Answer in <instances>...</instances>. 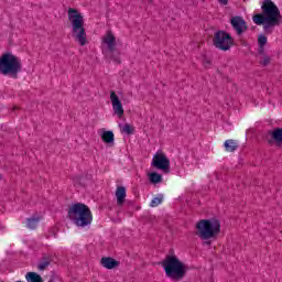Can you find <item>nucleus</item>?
I'll return each mask as SVG.
<instances>
[{
  "label": "nucleus",
  "instance_id": "obj_6",
  "mask_svg": "<svg viewBox=\"0 0 282 282\" xmlns=\"http://www.w3.org/2000/svg\"><path fill=\"white\" fill-rule=\"evenodd\" d=\"M221 232V223L217 219H202L196 224V235L203 241L215 239Z\"/></svg>",
  "mask_w": 282,
  "mask_h": 282
},
{
  "label": "nucleus",
  "instance_id": "obj_9",
  "mask_svg": "<svg viewBox=\"0 0 282 282\" xmlns=\"http://www.w3.org/2000/svg\"><path fill=\"white\" fill-rule=\"evenodd\" d=\"M230 24L237 36H241L248 32V23H246V20H243L242 17H232L230 19Z\"/></svg>",
  "mask_w": 282,
  "mask_h": 282
},
{
  "label": "nucleus",
  "instance_id": "obj_16",
  "mask_svg": "<svg viewBox=\"0 0 282 282\" xmlns=\"http://www.w3.org/2000/svg\"><path fill=\"white\" fill-rule=\"evenodd\" d=\"M224 147H225V151H227L228 153H234V151H237V148L239 147V144L237 143V141L232 139H228L225 141Z\"/></svg>",
  "mask_w": 282,
  "mask_h": 282
},
{
  "label": "nucleus",
  "instance_id": "obj_23",
  "mask_svg": "<svg viewBox=\"0 0 282 282\" xmlns=\"http://www.w3.org/2000/svg\"><path fill=\"white\" fill-rule=\"evenodd\" d=\"M135 128H133V126L126 123L122 128V132L127 133V135H132V133H134Z\"/></svg>",
  "mask_w": 282,
  "mask_h": 282
},
{
  "label": "nucleus",
  "instance_id": "obj_27",
  "mask_svg": "<svg viewBox=\"0 0 282 282\" xmlns=\"http://www.w3.org/2000/svg\"><path fill=\"white\" fill-rule=\"evenodd\" d=\"M206 246H210V241H205L204 242Z\"/></svg>",
  "mask_w": 282,
  "mask_h": 282
},
{
  "label": "nucleus",
  "instance_id": "obj_5",
  "mask_svg": "<svg viewBox=\"0 0 282 282\" xmlns=\"http://www.w3.org/2000/svg\"><path fill=\"white\" fill-rule=\"evenodd\" d=\"M167 279L172 281H182L186 276V264L175 256H167L162 262Z\"/></svg>",
  "mask_w": 282,
  "mask_h": 282
},
{
  "label": "nucleus",
  "instance_id": "obj_10",
  "mask_svg": "<svg viewBox=\"0 0 282 282\" xmlns=\"http://www.w3.org/2000/svg\"><path fill=\"white\" fill-rule=\"evenodd\" d=\"M110 102L112 105L115 116H118V118H122L124 116V108L122 107V101H120V98L118 97L116 91L110 93Z\"/></svg>",
  "mask_w": 282,
  "mask_h": 282
},
{
  "label": "nucleus",
  "instance_id": "obj_18",
  "mask_svg": "<svg viewBox=\"0 0 282 282\" xmlns=\"http://www.w3.org/2000/svg\"><path fill=\"white\" fill-rule=\"evenodd\" d=\"M39 221H41V218H39V217L29 218V219L26 220V227H28L30 230H34V229H36V227L39 226Z\"/></svg>",
  "mask_w": 282,
  "mask_h": 282
},
{
  "label": "nucleus",
  "instance_id": "obj_1",
  "mask_svg": "<svg viewBox=\"0 0 282 282\" xmlns=\"http://www.w3.org/2000/svg\"><path fill=\"white\" fill-rule=\"evenodd\" d=\"M262 13L253 15L256 25H262L265 34H272L274 28L281 25V10L272 0H264L261 6Z\"/></svg>",
  "mask_w": 282,
  "mask_h": 282
},
{
  "label": "nucleus",
  "instance_id": "obj_21",
  "mask_svg": "<svg viewBox=\"0 0 282 282\" xmlns=\"http://www.w3.org/2000/svg\"><path fill=\"white\" fill-rule=\"evenodd\" d=\"M162 202H164L163 195L155 196L150 202V206H151V208H158V206H160V204H162Z\"/></svg>",
  "mask_w": 282,
  "mask_h": 282
},
{
  "label": "nucleus",
  "instance_id": "obj_26",
  "mask_svg": "<svg viewBox=\"0 0 282 282\" xmlns=\"http://www.w3.org/2000/svg\"><path fill=\"white\" fill-rule=\"evenodd\" d=\"M219 3H221L223 6H228V0H218Z\"/></svg>",
  "mask_w": 282,
  "mask_h": 282
},
{
  "label": "nucleus",
  "instance_id": "obj_4",
  "mask_svg": "<svg viewBox=\"0 0 282 282\" xmlns=\"http://www.w3.org/2000/svg\"><path fill=\"white\" fill-rule=\"evenodd\" d=\"M22 68L21 59L17 55L10 52L0 55V74L2 76H10V78L17 79Z\"/></svg>",
  "mask_w": 282,
  "mask_h": 282
},
{
  "label": "nucleus",
  "instance_id": "obj_3",
  "mask_svg": "<svg viewBox=\"0 0 282 282\" xmlns=\"http://www.w3.org/2000/svg\"><path fill=\"white\" fill-rule=\"evenodd\" d=\"M68 21L73 28V39L82 46L87 45V32H85V20L83 14L74 8H69Z\"/></svg>",
  "mask_w": 282,
  "mask_h": 282
},
{
  "label": "nucleus",
  "instance_id": "obj_7",
  "mask_svg": "<svg viewBox=\"0 0 282 282\" xmlns=\"http://www.w3.org/2000/svg\"><path fill=\"white\" fill-rule=\"evenodd\" d=\"M213 45L220 52H228L235 45V37L224 30H218L214 33Z\"/></svg>",
  "mask_w": 282,
  "mask_h": 282
},
{
  "label": "nucleus",
  "instance_id": "obj_11",
  "mask_svg": "<svg viewBox=\"0 0 282 282\" xmlns=\"http://www.w3.org/2000/svg\"><path fill=\"white\" fill-rule=\"evenodd\" d=\"M54 261V256L46 253L43 254L37 263V270L40 272H44L47 268H50L51 263Z\"/></svg>",
  "mask_w": 282,
  "mask_h": 282
},
{
  "label": "nucleus",
  "instance_id": "obj_25",
  "mask_svg": "<svg viewBox=\"0 0 282 282\" xmlns=\"http://www.w3.org/2000/svg\"><path fill=\"white\" fill-rule=\"evenodd\" d=\"M258 52H259V54H261L262 56H265V46H259Z\"/></svg>",
  "mask_w": 282,
  "mask_h": 282
},
{
  "label": "nucleus",
  "instance_id": "obj_12",
  "mask_svg": "<svg viewBox=\"0 0 282 282\" xmlns=\"http://www.w3.org/2000/svg\"><path fill=\"white\" fill-rule=\"evenodd\" d=\"M102 44L107 45L110 52H116V35L111 31H108L102 37Z\"/></svg>",
  "mask_w": 282,
  "mask_h": 282
},
{
  "label": "nucleus",
  "instance_id": "obj_17",
  "mask_svg": "<svg viewBox=\"0 0 282 282\" xmlns=\"http://www.w3.org/2000/svg\"><path fill=\"white\" fill-rule=\"evenodd\" d=\"M28 282H43V278L36 272H29L25 275Z\"/></svg>",
  "mask_w": 282,
  "mask_h": 282
},
{
  "label": "nucleus",
  "instance_id": "obj_13",
  "mask_svg": "<svg viewBox=\"0 0 282 282\" xmlns=\"http://www.w3.org/2000/svg\"><path fill=\"white\" fill-rule=\"evenodd\" d=\"M100 263L102 268H106V270H113L120 265V262L111 257L101 258Z\"/></svg>",
  "mask_w": 282,
  "mask_h": 282
},
{
  "label": "nucleus",
  "instance_id": "obj_2",
  "mask_svg": "<svg viewBox=\"0 0 282 282\" xmlns=\"http://www.w3.org/2000/svg\"><path fill=\"white\" fill-rule=\"evenodd\" d=\"M68 218L77 228H87L94 221L91 209L83 203L74 204L68 208Z\"/></svg>",
  "mask_w": 282,
  "mask_h": 282
},
{
  "label": "nucleus",
  "instance_id": "obj_22",
  "mask_svg": "<svg viewBox=\"0 0 282 282\" xmlns=\"http://www.w3.org/2000/svg\"><path fill=\"white\" fill-rule=\"evenodd\" d=\"M268 45V36L260 34L258 36V47H265Z\"/></svg>",
  "mask_w": 282,
  "mask_h": 282
},
{
  "label": "nucleus",
  "instance_id": "obj_20",
  "mask_svg": "<svg viewBox=\"0 0 282 282\" xmlns=\"http://www.w3.org/2000/svg\"><path fill=\"white\" fill-rule=\"evenodd\" d=\"M149 181L151 184H160V182H162V175L156 172H152L149 174Z\"/></svg>",
  "mask_w": 282,
  "mask_h": 282
},
{
  "label": "nucleus",
  "instance_id": "obj_14",
  "mask_svg": "<svg viewBox=\"0 0 282 282\" xmlns=\"http://www.w3.org/2000/svg\"><path fill=\"white\" fill-rule=\"evenodd\" d=\"M115 195L117 197L118 206H122V204H124V199H127V188L124 186H118Z\"/></svg>",
  "mask_w": 282,
  "mask_h": 282
},
{
  "label": "nucleus",
  "instance_id": "obj_15",
  "mask_svg": "<svg viewBox=\"0 0 282 282\" xmlns=\"http://www.w3.org/2000/svg\"><path fill=\"white\" fill-rule=\"evenodd\" d=\"M269 135H271V140L276 144H282V128H275L269 131Z\"/></svg>",
  "mask_w": 282,
  "mask_h": 282
},
{
  "label": "nucleus",
  "instance_id": "obj_19",
  "mask_svg": "<svg viewBox=\"0 0 282 282\" xmlns=\"http://www.w3.org/2000/svg\"><path fill=\"white\" fill-rule=\"evenodd\" d=\"M101 140L106 143V144H111V142H113L115 140V135L111 131H105L101 134Z\"/></svg>",
  "mask_w": 282,
  "mask_h": 282
},
{
  "label": "nucleus",
  "instance_id": "obj_24",
  "mask_svg": "<svg viewBox=\"0 0 282 282\" xmlns=\"http://www.w3.org/2000/svg\"><path fill=\"white\" fill-rule=\"evenodd\" d=\"M272 58H270V56L268 55H263L260 59V65H262L263 67H268V65L271 63Z\"/></svg>",
  "mask_w": 282,
  "mask_h": 282
},
{
  "label": "nucleus",
  "instance_id": "obj_8",
  "mask_svg": "<svg viewBox=\"0 0 282 282\" xmlns=\"http://www.w3.org/2000/svg\"><path fill=\"white\" fill-rule=\"evenodd\" d=\"M152 166L158 169L159 171H163V173L171 172V160L166 158V154L156 152L152 159Z\"/></svg>",
  "mask_w": 282,
  "mask_h": 282
}]
</instances>
